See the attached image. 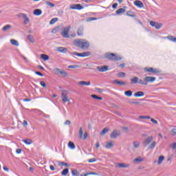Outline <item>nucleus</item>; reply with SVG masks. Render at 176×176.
I'll list each match as a JSON object with an SVG mask.
<instances>
[{
	"label": "nucleus",
	"mask_w": 176,
	"mask_h": 176,
	"mask_svg": "<svg viewBox=\"0 0 176 176\" xmlns=\"http://www.w3.org/2000/svg\"><path fill=\"white\" fill-rule=\"evenodd\" d=\"M74 46L78 47V49H82V50H87L90 46V43L86 39H76L74 41Z\"/></svg>",
	"instance_id": "1"
},
{
	"label": "nucleus",
	"mask_w": 176,
	"mask_h": 176,
	"mask_svg": "<svg viewBox=\"0 0 176 176\" xmlns=\"http://www.w3.org/2000/svg\"><path fill=\"white\" fill-rule=\"evenodd\" d=\"M105 58L110 60L111 61H120L122 60V56H119L113 53H106L104 54Z\"/></svg>",
	"instance_id": "2"
},
{
	"label": "nucleus",
	"mask_w": 176,
	"mask_h": 176,
	"mask_svg": "<svg viewBox=\"0 0 176 176\" xmlns=\"http://www.w3.org/2000/svg\"><path fill=\"white\" fill-rule=\"evenodd\" d=\"M144 72H151L152 74H154V75H156V74H162V70L153 67H146L144 68Z\"/></svg>",
	"instance_id": "3"
},
{
	"label": "nucleus",
	"mask_w": 176,
	"mask_h": 176,
	"mask_svg": "<svg viewBox=\"0 0 176 176\" xmlns=\"http://www.w3.org/2000/svg\"><path fill=\"white\" fill-rule=\"evenodd\" d=\"M69 30H71V26L69 25L65 28L60 33V35H62L63 38H69Z\"/></svg>",
	"instance_id": "4"
},
{
	"label": "nucleus",
	"mask_w": 176,
	"mask_h": 176,
	"mask_svg": "<svg viewBox=\"0 0 176 176\" xmlns=\"http://www.w3.org/2000/svg\"><path fill=\"white\" fill-rule=\"evenodd\" d=\"M150 25L155 27L156 30H160L161 27H163V23L155 22L153 21H150Z\"/></svg>",
	"instance_id": "5"
},
{
	"label": "nucleus",
	"mask_w": 176,
	"mask_h": 176,
	"mask_svg": "<svg viewBox=\"0 0 176 176\" xmlns=\"http://www.w3.org/2000/svg\"><path fill=\"white\" fill-rule=\"evenodd\" d=\"M54 71L56 72V75H63V78H66V76H68V73L64 71V69L55 68Z\"/></svg>",
	"instance_id": "6"
},
{
	"label": "nucleus",
	"mask_w": 176,
	"mask_h": 176,
	"mask_svg": "<svg viewBox=\"0 0 176 176\" xmlns=\"http://www.w3.org/2000/svg\"><path fill=\"white\" fill-rule=\"evenodd\" d=\"M96 68L99 72H107V71H109V67L108 65L98 66Z\"/></svg>",
	"instance_id": "7"
},
{
	"label": "nucleus",
	"mask_w": 176,
	"mask_h": 176,
	"mask_svg": "<svg viewBox=\"0 0 176 176\" xmlns=\"http://www.w3.org/2000/svg\"><path fill=\"white\" fill-rule=\"evenodd\" d=\"M152 141H153V136H148L146 139H145L143 141L144 146H148V145H149V144H151Z\"/></svg>",
	"instance_id": "8"
},
{
	"label": "nucleus",
	"mask_w": 176,
	"mask_h": 176,
	"mask_svg": "<svg viewBox=\"0 0 176 176\" xmlns=\"http://www.w3.org/2000/svg\"><path fill=\"white\" fill-rule=\"evenodd\" d=\"M70 9L73 10H82V9H83V6L80 4H72L70 6Z\"/></svg>",
	"instance_id": "9"
},
{
	"label": "nucleus",
	"mask_w": 176,
	"mask_h": 176,
	"mask_svg": "<svg viewBox=\"0 0 176 176\" xmlns=\"http://www.w3.org/2000/svg\"><path fill=\"white\" fill-rule=\"evenodd\" d=\"M144 80L148 85V83H153L156 80V78L153 76H146L144 77Z\"/></svg>",
	"instance_id": "10"
},
{
	"label": "nucleus",
	"mask_w": 176,
	"mask_h": 176,
	"mask_svg": "<svg viewBox=\"0 0 176 176\" xmlns=\"http://www.w3.org/2000/svg\"><path fill=\"white\" fill-rule=\"evenodd\" d=\"M84 31H85V27L83 25L80 26L77 30L78 36H83Z\"/></svg>",
	"instance_id": "11"
},
{
	"label": "nucleus",
	"mask_w": 176,
	"mask_h": 176,
	"mask_svg": "<svg viewBox=\"0 0 176 176\" xmlns=\"http://www.w3.org/2000/svg\"><path fill=\"white\" fill-rule=\"evenodd\" d=\"M120 136V132L118 130H114L113 132L110 134L111 138H116L117 137Z\"/></svg>",
	"instance_id": "12"
},
{
	"label": "nucleus",
	"mask_w": 176,
	"mask_h": 176,
	"mask_svg": "<svg viewBox=\"0 0 176 176\" xmlns=\"http://www.w3.org/2000/svg\"><path fill=\"white\" fill-rule=\"evenodd\" d=\"M126 9H127L126 6H124V8H120L116 11V14L117 16L122 15L124 12H126Z\"/></svg>",
	"instance_id": "13"
},
{
	"label": "nucleus",
	"mask_w": 176,
	"mask_h": 176,
	"mask_svg": "<svg viewBox=\"0 0 176 176\" xmlns=\"http://www.w3.org/2000/svg\"><path fill=\"white\" fill-rule=\"evenodd\" d=\"M134 5L135 6H137V8H144V3H142V1H140V0H135L134 1Z\"/></svg>",
	"instance_id": "14"
},
{
	"label": "nucleus",
	"mask_w": 176,
	"mask_h": 176,
	"mask_svg": "<svg viewBox=\"0 0 176 176\" xmlns=\"http://www.w3.org/2000/svg\"><path fill=\"white\" fill-rule=\"evenodd\" d=\"M61 98H62V101H63V102H69V99L68 98V96H67V94L62 93Z\"/></svg>",
	"instance_id": "15"
},
{
	"label": "nucleus",
	"mask_w": 176,
	"mask_h": 176,
	"mask_svg": "<svg viewBox=\"0 0 176 176\" xmlns=\"http://www.w3.org/2000/svg\"><path fill=\"white\" fill-rule=\"evenodd\" d=\"M20 14L24 19V24H28L30 23V18L27 16V14L24 13H21Z\"/></svg>",
	"instance_id": "16"
},
{
	"label": "nucleus",
	"mask_w": 176,
	"mask_h": 176,
	"mask_svg": "<svg viewBox=\"0 0 176 176\" xmlns=\"http://www.w3.org/2000/svg\"><path fill=\"white\" fill-rule=\"evenodd\" d=\"M163 39H168V41H170V42H175L176 43V37L174 36H168L163 37Z\"/></svg>",
	"instance_id": "17"
},
{
	"label": "nucleus",
	"mask_w": 176,
	"mask_h": 176,
	"mask_svg": "<svg viewBox=\"0 0 176 176\" xmlns=\"http://www.w3.org/2000/svg\"><path fill=\"white\" fill-rule=\"evenodd\" d=\"M57 163L59 167H60V166H63V167H69V164L65 162L57 161Z\"/></svg>",
	"instance_id": "18"
},
{
	"label": "nucleus",
	"mask_w": 176,
	"mask_h": 176,
	"mask_svg": "<svg viewBox=\"0 0 176 176\" xmlns=\"http://www.w3.org/2000/svg\"><path fill=\"white\" fill-rule=\"evenodd\" d=\"M134 97H144L145 96V93L142 91H139L134 94Z\"/></svg>",
	"instance_id": "19"
},
{
	"label": "nucleus",
	"mask_w": 176,
	"mask_h": 176,
	"mask_svg": "<svg viewBox=\"0 0 176 176\" xmlns=\"http://www.w3.org/2000/svg\"><path fill=\"white\" fill-rule=\"evenodd\" d=\"M33 14L34 16H41L42 14V10L41 9H35L33 12Z\"/></svg>",
	"instance_id": "20"
},
{
	"label": "nucleus",
	"mask_w": 176,
	"mask_h": 176,
	"mask_svg": "<svg viewBox=\"0 0 176 176\" xmlns=\"http://www.w3.org/2000/svg\"><path fill=\"white\" fill-rule=\"evenodd\" d=\"M67 48L64 47H58L57 48V52H58L59 53H67Z\"/></svg>",
	"instance_id": "21"
},
{
	"label": "nucleus",
	"mask_w": 176,
	"mask_h": 176,
	"mask_svg": "<svg viewBox=\"0 0 176 176\" xmlns=\"http://www.w3.org/2000/svg\"><path fill=\"white\" fill-rule=\"evenodd\" d=\"M106 149H111V148H113V143H112V140L108 142L105 145Z\"/></svg>",
	"instance_id": "22"
},
{
	"label": "nucleus",
	"mask_w": 176,
	"mask_h": 176,
	"mask_svg": "<svg viewBox=\"0 0 176 176\" xmlns=\"http://www.w3.org/2000/svg\"><path fill=\"white\" fill-rule=\"evenodd\" d=\"M91 54L90 52H85L82 53H80V57H89Z\"/></svg>",
	"instance_id": "23"
},
{
	"label": "nucleus",
	"mask_w": 176,
	"mask_h": 176,
	"mask_svg": "<svg viewBox=\"0 0 176 176\" xmlns=\"http://www.w3.org/2000/svg\"><path fill=\"white\" fill-rule=\"evenodd\" d=\"M78 84L81 86H90V81H80Z\"/></svg>",
	"instance_id": "24"
},
{
	"label": "nucleus",
	"mask_w": 176,
	"mask_h": 176,
	"mask_svg": "<svg viewBox=\"0 0 176 176\" xmlns=\"http://www.w3.org/2000/svg\"><path fill=\"white\" fill-rule=\"evenodd\" d=\"M41 58H42V60H43V61H47L49 60V58H50L48 55H46L45 54H41Z\"/></svg>",
	"instance_id": "25"
},
{
	"label": "nucleus",
	"mask_w": 176,
	"mask_h": 176,
	"mask_svg": "<svg viewBox=\"0 0 176 176\" xmlns=\"http://www.w3.org/2000/svg\"><path fill=\"white\" fill-rule=\"evenodd\" d=\"M138 83H139V85H142L143 86H147V83L145 82V78L143 80L138 78Z\"/></svg>",
	"instance_id": "26"
},
{
	"label": "nucleus",
	"mask_w": 176,
	"mask_h": 176,
	"mask_svg": "<svg viewBox=\"0 0 176 176\" xmlns=\"http://www.w3.org/2000/svg\"><path fill=\"white\" fill-rule=\"evenodd\" d=\"M118 166L120 167V168H127V167H129V165L124 163H118Z\"/></svg>",
	"instance_id": "27"
},
{
	"label": "nucleus",
	"mask_w": 176,
	"mask_h": 176,
	"mask_svg": "<svg viewBox=\"0 0 176 176\" xmlns=\"http://www.w3.org/2000/svg\"><path fill=\"white\" fill-rule=\"evenodd\" d=\"M131 85H135V83H138V77L135 76L131 79Z\"/></svg>",
	"instance_id": "28"
},
{
	"label": "nucleus",
	"mask_w": 176,
	"mask_h": 176,
	"mask_svg": "<svg viewBox=\"0 0 176 176\" xmlns=\"http://www.w3.org/2000/svg\"><path fill=\"white\" fill-rule=\"evenodd\" d=\"M22 142H24V144L26 145H31V144H32V140L31 139L23 140Z\"/></svg>",
	"instance_id": "29"
},
{
	"label": "nucleus",
	"mask_w": 176,
	"mask_h": 176,
	"mask_svg": "<svg viewBox=\"0 0 176 176\" xmlns=\"http://www.w3.org/2000/svg\"><path fill=\"white\" fill-rule=\"evenodd\" d=\"M68 173H69V169L68 168H66L62 170L61 175H68Z\"/></svg>",
	"instance_id": "30"
},
{
	"label": "nucleus",
	"mask_w": 176,
	"mask_h": 176,
	"mask_svg": "<svg viewBox=\"0 0 176 176\" xmlns=\"http://www.w3.org/2000/svg\"><path fill=\"white\" fill-rule=\"evenodd\" d=\"M91 97V98H94V100H98L99 101H101V100H102V97L98 96L96 94H92Z\"/></svg>",
	"instance_id": "31"
},
{
	"label": "nucleus",
	"mask_w": 176,
	"mask_h": 176,
	"mask_svg": "<svg viewBox=\"0 0 176 176\" xmlns=\"http://www.w3.org/2000/svg\"><path fill=\"white\" fill-rule=\"evenodd\" d=\"M68 148H69L70 149H75V144L72 142L69 141L68 144H67Z\"/></svg>",
	"instance_id": "32"
},
{
	"label": "nucleus",
	"mask_w": 176,
	"mask_h": 176,
	"mask_svg": "<svg viewBox=\"0 0 176 176\" xmlns=\"http://www.w3.org/2000/svg\"><path fill=\"white\" fill-rule=\"evenodd\" d=\"M126 16H128L129 17H135V14L131 10L126 12Z\"/></svg>",
	"instance_id": "33"
},
{
	"label": "nucleus",
	"mask_w": 176,
	"mask_h": 176,
	"mask_svg": "<svg viewBox=\"0 0 176 176\" xmlns=\"http://www.w3.org/2000/svg\"><path fill=\"white\" fill-rule=\"evenodd\" d=\"M124 94L126 97H131L133 96V91L131 90H127L124 91Z\"/></svg>",
	"instance_id": "34"
},
{
	"label": "nucleus",
	"mask_w": 176,
	"mask_h": 176,
	"mask_svg": "<svg viewBox=\"0 0 176 176\" xmlns=\"http://www.w3.org/2000/svg\"><path fill=\"white\" fill-rule=\"evenodd\" d=\"M114 83H116L117 85H119L120 86H123L126 85V82L123 81H119V80H115Z\"/></svg>",
	"instance_id": "35"
},
{
	"label": "nucleus",
	"mask_w": 176,
	"mask_h": 176,
	"mask_svg": "<svg viewBox=\"0 0 176 176\" xmlns=\"http://www.w3.org/2000/svg\"><path fill=\"white\" fill-rule=\"evenodd\" d=\"M10 43L12 45H13V46H19V41H17L16 40L14 39H11L10 40Z\"/></svg>",
	"instance_id": "36"
},
{
	"label": "nucleus",
	"mask_w": 176,
	"mask_h": 176,
	"mask_svg": "<svg viewBox=\"0 0 176 176\" xmlns=\"http://www.w3.org/2000/svg\"><path fill=\"white\" fill-rule=\"evenodd\" d=\"M109 131V129L104 128L102 129V131L100 132V135H105V134H107V133H108Z\"/></svg>",
	"instance_id": "37"
},
{
	"label": "nucleus",
	"mask_w": 176,
	"mask_h": 176,
	"mask_svg": "<svg viewBox=\"0 0 176 176\" xmlns=\"http://www.w3.org/2000/svg\"><path fill=\"white\" fill-rule=\"evenodd\" d=\"M133 162L135 163H141V162H144V159H142L141 157H138L135 158Z\"/></svg>",
	"instance_id": "38"
},
{
	"label": "nucleus",
	"mask_w": 176,
	"mask_h": 176,
	"mask_svg": "<svg viewBox=\"0 0 176 176\" xmlns=\"http://www.w3.org/2000/svg\"><path fill=\"white\" fill-rule=\"evenodd\" d=\"M28 39L31 42V43H34L35 42V40L34 39V37L31 34H29L27 36Z\"/></svg>",
	"instance_id": "39"
},
{
	"label": "nucleus",
	"mask_w": 176,
	"mask_h": 176,
	"mask_svg": "<svg viewBox=\"0 0 176 176\" xmlns=\"http://www.w3.org/2000/svg\"><path fill=\"white\" fill-rule=\"evenodd\" d=\"M156 146V142H153L149 146L148 149H155V147Z\"/></svg>",
	"instance_id": "40"
},
{
	"label": "nucleus",
	"mask_w": 176,
	"mask_h": 176,
	"mask_svg": "<svg viewBox=\"0 0 176 176\" xmlns=\"http://www.w3.org/2000/svg\"><path fill=\"white\" fill-rule=\"evenodd\" d=\"M12 28V25H6L2 28V31H8Z\"/></svg>",
	"instance_id": "41"
},
{
	"label": "nucleus",
	"mask_w": 176,
	"mask_h": 176,
	"mask_svg": "<svg viewBox=\"0 0 176 176\" xmlns=\"http://www.w3.org/2000/svg\"><path fill=\"white\" fill-rule=\"evenodd\" d=\"M57 21H58V18H54L50 21V25H53V24H54V23H57Z\"/></svg>",
	"instance_id": "42"
},
{
	"label": "nucleus",
	"mask_w": 176,
	"mask_h": 176,
	"mask_svg": "<svg viewBox=\"0 0 176 176\" xmlns=\"http://www.w3.org/2000/svg\"><path fill=\"white\" fill-rule=\"evenodd\" d=\"M163 160H164V156L163 155L160 156L158 158V164H162V163L163 162Z\"/></svg>",
	"instance_id": "43"
},
{
	"label": "nucleus",
	"mask_w": 176,
	"mask_h": 176,
	"mask_svg": "<svg viewBox=\"0 0 176 176\" xmlns=\"http://www.w3.org/2000/svg\"><path fill=\"white\" fill-rule=\"evenodd\" d=\"M79 137L80 138H83V129L82 127L79 129Z\"/></svg>",
	"instance_id": "44"
},
{
	"label": "nucleus",
	"mask_w": 176,
	"mask_h": 176,
	"mask_svg": "<svg viewBox=\"0 0 176 176\" xmlns=\"http://www.w3.org/2000/svg\"><path fill=\"white\" fill-rule=\"evenodd\" d=\"M117 76L118 78H123L124 76H126V73L124 72H119L118 74H117Z\"/></svg>",
	"instance_id": "45"
},
{
	"label": "nucleus",
	"mask_w": 176,
	"mask_h": 176,
	"mask_svg": "<svg viewBox=\"0 0 176 176\" xmlns=\"http://www.w3.org/2000/svg\"><path fill=\"white\" fill-rule=\"evenodd\" d=\"M80 66L78 65H71L68 66V68H72L74 69H76V68H79Z\"/></svg>",
	"instance_id": "46"
},
{
	"label": "nucleus",
	"mask_w": 176,
	"mask_h": 176,
	"mask_svg": "<svg viewBox=\"0 0 176 176\" xmlns=\"http://www.w3.org/2000/svg\"><path fill=\"white\" fill-rule=\"evenodd\" d=\"M133 146L134 148H139L140 147V142H133Z\"/></svg>",
	"instance_id": "47"
},
{
	"label": "nucleus",
	"mask_w": 176,
	"mask_h": 176,
	"mask_svg": "<svg viewBox=\"0 0 176 176\" xmlns=\"http://www.w3.org/2000/svg\"><path fill=\"white\" fill-rule=\"evenodd\" d=\"M139 119H151V116H139Z\"/></svg>",
	"instance_id": "48"
},
{
	"label": "nucleus",
	"mask_w": 176,
	"mask_h": 176,
	"mask_svg": "<svg viewBox=\"0 0 176 176\" xmlns=\"http://www.w3.org/2000/svg\"><path fill=\"white\" fill-rule=\"evenodd\" d=\"M45 3L48 6H51V8H54V3H53L50 2V1H46Z\"/></svg>",
	"instance_id": "49"
},
{
	"label": "nucleus",
	"mask_w": 176,
	"mask_h": 176,
	"mask_svg": "<svg viewBox=\"0 0 176 176\" xmlns=\"http://www.w3.org/2000/svg\"><path fill=\"white\" fill-rule=\"evenodd\" d=\"M94 20H97V18H96V17H88L87 19V21H94Z\"/></svg>",
	"instance_id": "50"
},
{
	"label": "nucleus",
	"mask_w": 176,
	"mask_h": 176,
	"mask_svg": "<svg viewBox=\"0 0 176 176\" xmlns=\"http://www.w3.org/2000/svg\"><path fill=\"white\" fill-rule=\"evenodd\" d=\"M72 175L73 176H76V175H78V170H76V169L73 170L72 171Z\"/></svg>",
	"instance_id": "51"
},
{
	"label": "nucleus",
	"mask_w": 176,
	"mask_h": 176,
	"mask_svg": "<svg viewBox=\"0 0 176 176\" xmlns=\"http://www.w3.org/2000/svg\"><path fill=\"white\" fill-rule=\"evenodd\" d=\"M94 162H97V159L91 158V159L88 160V163H94Z\"/></svg>",
	"instance_id": "52"
},
{
	"label": "nucleus",
	"mask_w": 176,
	"mask_h": 176,
	"mask_svg": "<svg viewBox=\"0 0 176 176\" xmlns=\"http://www.w3.org/2000/svg\"><path fill=\"white\" fill-rule=\"evenodd\" d=\"M88 175H98V173L96 172H89Z\"/></svg>",
	"instance_id": "53"
},
{
	"label": "nucleus",
	"mask_w": 176,
	"mask_h": 176,
	"mask_svg": "<svg viewBox=\"0 0 176 176\" xmlns=\"http://www.w3.org/2000/svg\"><path fill=\"white\" fill-rule=\"evenodd\" d=\"M34 73L36 75H38V76H43V74L41 73L40 72L35 71Z\"/></svg>",
	"instance_id": "54"
},
{
	"label": "nucleus",
	"mask_w": 176,
	"mask_h": 176,
	"mask_svg": "<svg viewBox=\"0 0 176 176\" xmlns=\"http://www.w3.org/2000/svg\"><path fill=\"white\" fill-rule=\"evenodd\" d=\"M72 54L74 56H77V57H80V53L76 52H73Z\"/></svg>",
	"instance_id": "55"
},
{
	"label": "nucleus",
	"mask_w": 176,
	"mask_h": 176,
	"mask_svg": "<svg viewBox=\"0 0 176 176\" xmlns=\"http://www.w3.org/2000/svg\"><path fill=\"white\" fill-rule=\"evenodd\" d=\"M40 85L42 86V87H46V83H45L43 81H41Z\"/></svg>",
	"instance_id": "56"
},
{
	"label": "nucleus",
	"mask_w": 176,
	"mask_h": 176,
	"mask_svg": "<svg viewBox=\"0 0 176 176\" xmlns=\"http://www.w3.org/2000/svg\"><path fill=\"white\" fill-rule=\"evenodd\" d=\"M21 152H23V150L21 148H18L16 149V153L18 154V155H20V153H21Z\"/></svg>",
	"instance_id": "57"
},
{
	"label": "nucleus",
	"mask_w": 176,
	"mask_h": 176,
	"mask_svg": "<svg viewBox=\"0 0 176 176\" xmlns=\"http://www.w3.org/2000/svg\"><path fill=\"white\" fill-rule=\"evenodd\" d=\"M151 122H152V123H154V124H157V120L153 118H151Z\"/></svg>",
	"instance_id": "58"
},
{
	"label": "nucleus",
	"mask_w": 176,
	"mask_h": 176,
	"mask_svg": "<svg viewBox=\"0 0 176 176\" xmlns=\"http://www.w3.org/2000/svg\"><path fill=\"white\" fill-rule=\"evenodd\" d=\"M96 90H97L98 93H102V91H104V89H100V88H96Z\"/></svg>",
	"instance_id": "59"
},
{
	"label": "nucleus",
	"mask_w": 176,
	"mask_h": 176,
	"mask_svg": "<svg viewBox=\"0 0 176 176\" xmlns=\"http://www.w3.org/2000/svg\"><path fill=\"white\" fill-rule=\"evenodd\" d=\"M23 124V127H27V126H28V122H27V120H24Z\"/></svg>",
	"instance_id": "60"
},
{
	"label": "nucleus",
	"mask_w": 176,
	"mask_h": 176,
	"mask_svg": "<svg viewBox=\"0 0 176 176\" xmlns=\"http://www.w3.org/2000/svg\"><path fill=\"white\" fill-rule=\"evenodd\" d=\"M3 170H4V171L9 172V168H8L6 166H3Z\"/></svg>",
	"instance_id": "61"
},
{
	"label": "nucleus",
	"mask_w": 176,
	"mask_h": 176,
	"mask_svg": "<svg viewBox=\"0 0 176 176\" xmlns=\"http://www.w3.org/2000/svg\"><path fill=\"white\" fill-rule=\"evenodd\" d=\"M170 146L173 149H176V142H173Z\"/></svg>",
	"instance_id": "62"
},
{
	"label": "nucleus",
	"mask_w": 176,
	"mask_h": 176,
	"mask_svg": "<svg viewBox=\"0 0 176 176\" xmlns=\"http://www.w3.org/2000/svg\"><path fill=\"white\" fill-rule=\"evenodd\" d=\"M113 9H116L118 8V3H115L112 5Z\"/></svg>",
	"instance_id": "63"
},
{
	"label": "nucleus",
	"mask_w": 176,
	"mask_h": 176,
	"mask_svg": "<svg viewBox=\"0 0 176 176\" xmlns=\"http://www.w3.org/2000/svg\"><path fill=\"white\" fill-rule=\"evenodd\" d=\"M131 104H140V102L137 101V99H135L134 101L131 102Z\"/></svg>",
	"instance_id": "64"
}]
</instances>
